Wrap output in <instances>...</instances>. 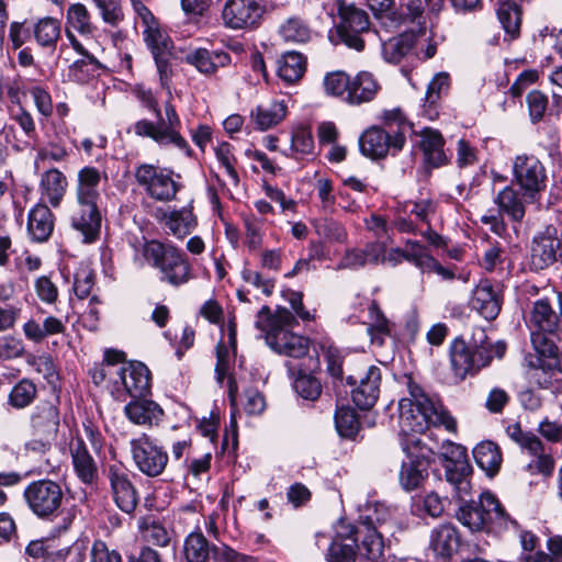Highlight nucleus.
<instances>
[{
    "label": "nucleus",
    "instance_id": "1",
    "mask_svg": "<svg viewBox=\"0 0 562 562\" xmlns=\"http://www.w3.org/2000/svg\"><path fill=\"white\" fill-rule=\"evenodd\" d=\"M408 397L398 403L400 428L405 436H412L408 443L418 446L419 439L414 435L425 432L430 426H442L448 431H456V419L446 411L443 405L429 397L424 390L412 380L407 379Z\"/></svg>",
    "mask_w": 562,
    "mask_h": 562
},
{
    "label": "nucleus",
    "instance_id": "2",
    "mask_svg": "<svg viewBox=\"0 0 562 562\" xmlns=\"http://www.w3.org/2000/svg\"><path fill=\"white\" fill-rule=\"evenodd\" d=\"M101 180V172L90 166L83 167L77 175L76 206L70 214V225L88 244L98 238L101 229V213L97 204Z\"/></svg>",
    "mask_w": 562,
    "mask_h": 562
},
{
    "label": "nucleus",
    "instance_id": "3",
    "mask_svg": "<svg viewBox=\"0 0 562 562\" xmlns=\"http://www.w3.org/2000/svg\"><path fill=\"white\" fill-rule=\"evenodd\" d=\"M255 324L263 334L267 345L277 353L292 358H302L307 355L308 339L286 329L296 324L290 310L278 307L272 314L265 305L259 310Z\"/></svg>",
    "mask_w": 562,
    "mask_h": 562
},
{
    "label": "nucleus",
    "instance_id": "4",
    "mask_svg": "<svg viewBox=\"0 0 562 562\" xmlns=\"http://www.w3.org/2000/svg\"><path fill=\"white\" fill-rule=\"evenodd\" d=\"M505 350L504 342L493 344L482 330L479 338L473 337L469 342L457 338L450 347L451 369L457 378L463 380L490 366L494 357L502 358Z\"/></svg>",
    "mask_w": 562,
    "mask_h": 562
},
{
    "label": "nucleus",
    "instance_id": "5",
    "mask_svg": "<svg viewBox=\"0 0 562 562\" xmlns=\"http://www.w3.org/2000/svg\"><path fill=\"white\" fill-rule=\"evenodd\" d=\"M457 518L472 531L501 532L515 524L490 492L482 493L477 502L461 506Z\"/></svg>",
    "mask_w": 562,
    "mask_h": 562
},
{
    "label": "nucleus",
    "instance_id": "6",
    "mask_svg": "<svg viewBox=\"0 0 562 562\" xmlns=\"http://www.w3.org/2000/svg\"><path fill=\"white\" fill-rule=\"evenodd\" d=\"M531 329V344L539 356L554 359L559 349L557 339L562 330L559 314L552 308L548 299L533 303L528 319Z\"/></svg>",
    "mask_w": 562,
    "mask_h": 562
},
{
    "label": "nucleus",
    "instance_id": "7",
    "mask_svg": "<svg viewBox=\"0 0 562 562\" xmlns=\"http://www.w3.org/2000/svg\"><path fill=\"white\" fill-rule=\"evenodd\" d=\"M420 137V140H443L441 133L430 126L415 125L407 121L400 110L383 113V124L364 130L359 140H406Z\"/></svg>",
    "mask_w": 562,
    "mask_h": 562
},
{
    "label": "nucleus",
    "instance_id": "8",
    "mask_svg": "<svg viewBox=\"0 0 562 562\" xmlns=\"http://www.w3.org/2000/svg\"><path fill=\"white\" fill-rule=\"evenodd\" d=\"M145 259L161 273L160 280L180 286L192 278L191 266L186 255L170 244L147 241L143 247Z\"/></svg>",
    "mask_w": 562,
    "mask_h": 562
},
{
    "label": "nucleus",
    "instance_id": "9",
    "mask_svg": "<svg viewBox=\"0 0 562 562\" xmlns=\"http://www.w3.org/2000/svg\"><path fill=\"white\" fill-rule=\"evenodd\" d=\"M29 509L41 519H52L58 513L64 499L61 486L48 479L31 482L24 490Z\"/></svg>",
    "mask_w": 562,
    "mask_h": 562
},
{
    "label": "nucleus",
    "instance_id": "10",
    "mask_svg": "<svg viewBox=\"0 0 562 562\" xmlns=\"http://www.w3.org/2000/svg\"><path fill=\"white\" fill-rule=\"evenodd\" d=\"M336 8L339 16L336 26L339 38L349 48L361 52L364 48L361 34L369 30L368 14L346 0H337Z\"/></svg>",
    "mask_w": 562,
    "mask_h": 562
},
{
    "label": "nucleus",
    "instance_id": "11",
    "mask_svg": "<svg viewBox=\"0 0 562 562\" xmlns=\"http://www.w3.org/2000/svg\"><path fill=\"white\" fill-rule=\"evenodd\" d=\"M187 562H207L210 554L214 562H258L256 558L236 552L226 544L210 547L202 532H191L183 546Z\"/></svg>",
    "mask_w": 562,
    "mask_h": 562
},
{
    "label": "nucleus",
    "instance_id": "12",
    "mask_svg": "<svg viewBox=\"0 0 562 562\" xmlns=\"http://www.w3.org/2000/svg\"><path fill=\"white\" fill-rule=\"evenodd\" d=\"M172 173L170 170L158 169L154 165L144 164L136 169L135 178L150 198L169 202L176 198L180 189L178 182L172 178Z\"/></svg>",
    "mask_w": 562,
    "mask_h": 562
},
{
    "label": "nucleus",
    "instance_id": "13",
    "mask_svg": "<svg viewBox=\"0 0 562 562\" xmlns=\"http://www.w3.org/2000/svg\"><path fill=\"white\" fill-rule=\"evenodd\" d=\"M347 383L356 386L351 391L353 403L360 409H370L379 398L381 369L373 364H361L347 375Z\"/></svg>",
    "mask_w": 562,
    "mask_h": 562
},
{
    "label": "nucleus",
    "instance_id": "14",
    "mask_svg": "<svg viewBox=\"0 0 562 562\" xmlns=\"http://www.w3.org/2000/svg\"><path fill=\"white\" fill-rule=\"evenodd\" d=\"M132 459L145 475L155 477L166 469L168 454L149 436L143 434L130 442Z\"/></svg>",
    "mask_w": 562,
    "mask_h": 562
},
{
    "label": "nucleus",
    "instance_id": "15",
    "mask_svg": "<svg viewBox=\"0 0 562 562\" xmlns=\"http://www.w3.org/2000/svg\"><path fill=\"white\" fill-rule=\"evenodd\" d=\"M263 13L262 0H226L221 20L224 27L238 31L256 27Z\"/></svg>",
    "mask_w": 562,
    "mask_h": 562
},
{
    "label": "nucleus",
    "instance_id": "16",
    "mask_svg": "<svg viewBox=\"0 0 562 562\" xmlns=\"http://www.w3.org/2000/svg\"><path fill=\"white\" fill-rule=\"evenodd\" d=\"M443 468L448 482L454 485L459 498L463 499L469 494L472 468L467 458V450L463 446L448 442L442 447Z\"/></svg>",
    "mask_w": 562,
    "mask_h": 562
},
{
    "label": "nucleus",
    "instance_id": "17",
    "mask_svg": "<svg viewBox=\"0 0 562 562\" xmlns=\"http://www.w3.org/2000/svg\"><path fill=\"white\" fill-rule=\"evenodd\" d=\"M113 499L117 507L131 514L138 504V493L130 480L128 469L121 462L110 464L106 471Z\"/></svg>",
    "mask_w": 562,
    "mask_h": 562
},
{
    "label": "nucleus",
    "instance_id": "18",
    "mask_svg": "<svg viewBox=\"0 0 562 562\" xmlns=\"http://www.w3.org/2000/svg\"><path fill=\"white\" fill-rule=\"evenodd\" d=\"M386 516H389L387 513L382 517L378 515L375 517L368 516V521L356 531V533L363 535L359 553L367 562H387L382 530L386 525Z\"/></svg>",
    "mask_w": 562,
    "mask_h": 562
},
{
    "label": "nucleus",
    "instance_id": "19",
    "mask_svg": "<svg viewBox=\"0 0 562 562\" xmlns=\"http://www.w3.org/2000/svg\"><path fill=\"white\" fill-rule=\"evenodd\" d=\"M514 177L525 196L535 199V195L546 187V170L535 156L519 155L514 161Z\"/></svg>",
    "mask_w": 562,
    "mask_h": 562
},
{
    "label": "nucleus",
    "instance_id": "20",
    "mask_svg": "<svg viewBox=\"0 0 562 562\" xmlns=\"http://www.w3.org/2000/svg\"><path fill=\"white\" fill-rule=\"evenodd\" d=\"M33 426L45 435V439H31L25 443V450L35 454H45L50 450L52 439L59 426L58 411L55 406L46 404L38 407L33 416Z\"/></svg>",
    "mask_w": 562,
    "mask_h": 562
},
{
    "label": "nucleus",
    "instance_id": "21",
    "mask_svg": "<svg viewBox=\"0 0 562 562\" xmlns=\"http://www.w3.org/2000/svg\"><path fill=\"white\" fill-rule=\"evenodd\" d=\"M562 248L559 239V229L549 225L537 235L531 245V265L537 270H542L553 265L558 259V252Z\"/></svg>",
    "mask_w": 562,
    "mask_h": 562
},
{
    "label": "nucleus",
    "instance_id": "22",
    "mask_svg": "<svg viewBox=\"0 0 562 562\" xmlns=\"http://www.w3.org/2000/svg\"><path fill=\"white\" fill-rule=\"evenodd\" d=\"M120 375L115 390L122 387L131 397H145L150 391V372L142 362L127 363L119 367Z\"/></svg>",
    "mask_w": 562,
    "mask_h": 562
},
{
    "label": "nucleus",
    "instance_id": "23",
    "mask_svg": "<svg viewBox=\"0 0 562 562\" xmlns=\"http://www.w3.org/2000/svg\"><path fill=\"white\" fill-rule=\"evenodd\" d=\"M430 452L424 451L423 448H419L418 452L407 451V459L402 462L398 474L400 484L405 491L416 490L428 476Z\"/></svg>",
    "mask_w": 562,
    "mask_h": 562
},
{
    "label": "nucleus",
    "instance_id": "24",
    "mask_svg": "<svg viewBox=\"0 0 562 562\" xmlns=\"http://www.w3.org/2000/svg\"><path fill=\"white\" fill-rule=\"evenodd\" d=\"M165 114L166 121L161 120L157 125L146 120L138 121L135 124V135L149 137L154 140H183L177 131L179 117L169 102L165 105Z\"/></svg>",
    "mask_w": 562,
    "mask_h": 562
},
{
    "label": "nucleus",
    "instance_id": "25",
    "mask_svg": "<svg viewBox=\"0 0 562 562\" xmlns=\"http://www.w3.org/2000/svg\"><path fill=\"white\" fill-rule=\"evenodd\" d=\"M502 291L488 281L481 282L473 291L471 306L485 319H495L502 310Z\"/></svg>",
    "mask_w": 562,
    "mask_h": 562
},
{
    "label": "nucleus",
    "instance_id": "26",
    "mask_svg": "<svg viewBox=\"0 0 562 562\" xmlns=\"http://www.w3.org/2000/svg\"><path fill=\"white\" fill-rule=\"evenodd\" d=\"M69 450L77 477L83 484L92 485L98 480V464L89 453L85 440L81 437L71 439Z\"/></svg>",
    "mask_w": 562,
    "mask_h": 562
},
{
    "label": "nucleus",
    "instance_id": "27",
    "mask_svg": "<svg viewBox=\"0 0 562 562\" xmlns=\"http://www.w3.org/2000/svg\"><path fill=\"white\" fill-rule=\"evenodd\" d=\"M67 187L66 176L56 168L48 169L41 176L40 192L42 200L49 203L53 207L60 205Z\"/></svg>",
    "mask_w": 562,
    "mask_h": 562
},
{
    "label": "nucleus",
    "instance_id": "28",
    "mask_svg": "<svg viewBox=\"0 0 562 562\" xmlns=\"http://www.w3.org/2000/svg\"><path fill=\"white\" fill-rule=\"evenodd\" d=\"M231 60V55L226 52H210L205 48H198L186 55V61L204 75L215 74L218 68L228 66Z\"/></svg>",
    "mask_w": 562,
    "mask_h": 562
},
{
    "label": "nucleus",
    "instance_id": "29",
    "mask_svg": "<svg viewBox=\"0 0 562 562\" xmlns=\"http://www.w3.org/2000/svg\"><path fill=\"white\" fill-rule=\"evenodd\" d=\"M380 85L373 74L360 71L350 79L346 101L350 104H361L372 101L380 90Z\"/></svg>",
    "mask_w": 562,
    "mask_h": 562
},
{
    "label": "nucleus",
    "instance_id": "30",
    "mask_svg": "<svg viewBox=\"0 0 562 562\" xmlns=\"http://www.w3.org/2000/svg\"><path fill=\"white\" fill-rule=\"evenodd\" d=\"M66 331V321L53 315L46 316L42 323L30 318L23 325V334L26 339L40 344L54 335H63Z\"/></svg>",
    "mask_w": 562,
    "mask_h": 562
},
{
    "label": "nucleus",
    "instance_id": "31",
    "mask_svg": "<svg viewBox=\"0 0 562 562\" xmlns=\"http://www.w3.org/2000/svg\"><path fill=\"white\" fill-rule=\"evenodd\" d=\"M124 412L133 424L148 426L157 424L164 414L156 402L143 397H137L126 404Z\"/></svg>",
    "mask_w": 562,
    "mask_h": 562
},
{
    "label": "nucleus",
    "instance_id": "32",
    "mask_svg": "<svg viewBox=\"0 0 562 562\" xmlns=\"http://www.w3.org/2000/svg\"><path fill=\"white\" fill-rule=\"evenodd\" d=\"M459 536L454 526L443 524L432 529L429 538V548L436 557L450 558L459 547Z\"/></svg>",
    "mask_w": 562,
    "mask_h": 562
},
{
    "label": "nucleus",
    "instance_id": "33",
    "mask_svg": "<svg viewBox=\"0 0 562 562\" xmlns=\"http://www.w3.org/2000/svg\"><path fill=\"white\" fill-rule=\"evenodd\" d=\"M54 228L53 213L44 203L36 204L29 214L27 231L33 240L42 243L48 239Z\"/></svg>",
    "mask_w": 562,
    "mask_h": 562
},
{
    "label": "nucleus",
    "instance_id": "34",
    "mask_svg": "<svg viewBox=\"0 0 562 562\" xmlns=\"http://www.w3.org/2000/svg\"><path fill=\"white\" fill-rule=\"evenodd\" d=\"M533 199L525 196V192L506 187L496 196L495 202L499 210L507 214L513 221L520 222L525 216V203Z\"/></svg>",
    "mask_w": 562,
    "mask_h": 562
},
{
    "label": "nucleus",
    "instance_id": "35",
    "mask_svg": "<svg viewBox=\"0 0 562 562\" xmlns=\"http://www.w3.org/2000/svg\"><path fill=\"white\" fill-rule=\"evenodd\" d=\"M449 90V76L447 74H438L428 83L425 102L423 104V115L429 120L439 116L438 104L442 95Z\"/></svg>",
    "mask_w": 562,
    "mask_h": 562
},
{
    "label": "nucleus",
    "instance_id": "36",
    "mask_svg": "<svg viewBox=\"0 0 562 562\" xmlns=\"http://www.w3.org/2000/svg\"><path fill=\"white\" fill-rule=\"evenodd\" d=\"M415 35L402 33L382 42V56L385 61L398 64L414 47Z\"/></svg>",
    "mask_w": 562,
    "mask_h": 562
},
{
    "label": "nucleus",
    "instance_id": "37",
    "mask_svg": "<svg viewBox=\"0 0 562 562\" xmlns=\"http://www.w3.org/2000/svg\"><path fill=\"white\" fill-rule=\"evenodd\" d=\"M473 457L477 465L488 475L498 472L502 464L499 447L492 441H482L473 449Z\"/></svg>",
    "mask_w": 562,
    "mask_h": 562
},
{
    "label": "nucleus",
    "instance_id": "38",
    "mask_svg": "<svg viewBox=\"0 0 562 562\" xmlns=\"http://www.w3.org/2000/svg\"><path fill=\"white\" fill-rule=\"evenodd\" d=\"M279 34L283 41L294 44H305L313 37V32L308 24L297 16L285 20L279 26Z\"/></svg>",
    "mask_w": 562,
    "mask_h": 562
},
{
    "label": "nucleus",
    "instance_id": "39",
    "mask_svg": "<svg viewBox=\"0 0 562 562\" xmlns=\"http://www.w3.org/2000/svg\"><path fill=\"white\" fill-rule=\"evenodd\" d=\"M305 71V58L297 52H288L279 61L278 75L286 82L299 80Z\"/></svg>",
    "mask_w": 562,
    "mask_h": 562
},
{
    "label": "nucleus",
    "instance_id": "40",
    "mask_svg": "<svg viewBox=\"0 0 562 562\" xmlns=\"http://www.w3.org/2000/svg\"><path fill=\"white\" fill-rule=\"evenodd\" d=\"M286 108L283 103L272 102L260 104L251 113L257 126L265 131L278 124L285 116Z\"/></svg>",
    "mask_w": 562,
    "mask_h": 562
},
{
    "label": "nucleus",
    "instance_id": "41",
    "mask_svg": "<svg viewBox=\"0 0 562 562\" xmlns=\"http://www.w3.org/2000/svg\"><path fill=\"white\" fill-rule=\"evenodd\" d=\"M369 318L370 324L367 327V331L371 336V342L382 346L384 338L390 336L391 333L390 322L374 302L369 306Z\"/></svg>",
    "mask_w": 562,
    "mask_h": 562
},
{
    "label": "nucleus",
    "instance_id": "42",
    "mask_svg": "<svg viewBox=\"0 0 562 562\" xmlns=\"http://www.w3.org/2000/svg\"><path fill=\"white\" fill-rule=\"evenodd\" d=\"M33 34L41 46L54 47L60 36V22L50 16L40 19L34 24Z\"/></svg>",
    "mask_w": 562,
    "mask_h": 562
},
{
    "label": "nucleus",
    "instance_id": "43",
    "mask_svg": "<svg viewBox=\"0 0 562 562\" xmlns=\"http://www.w3.org/2000/svg\"><path fill=\"white\" fill-rule=\"evenodd\" d=\"M66 24L68 29H72L83 36L91 35L94 31L91 15L82 3H74L68 8Z\"/></svg>",
    "mask_w": 562,
    "mask_h": 562
},
{
    "label": "nucleus",
    "instance_id": "44",
    "mask_svg": "<svg viewBox=\"0 0 562 562\" xmlns=\"http://www.w3.org/2000/svg\"><path fill=\"white\" fill-rule=\"evenodd\" d=\"M498 20L506 34L515 38L519 35L521 24L520 7L513 1L501 3L497 10Z\"/></svg>",
    "mask_w": 562,
    "mask_h": 562
},
{
    "label": "nucleus",
    "instance_id": "45",
    "mask_svg": "<svg viewBox=\"0 0 562 562\" xmlns=\"http://www.w3.org/2000/svg\"><path fill=\"white\" fill-rule=\"evenodd\" d=\"M143 38L151 55L169 53L172 42L169 35L160 27L158 21L154 25H147L143 31Z\"/></svg>",
    "mask_w": 562,
    "mask_h": 562
},
{
    "label": "nucleus",
    "instance_id": "46",
    "mask_svg": "<svg viewBox=\"0 0 562 562\" xmlns=\"http://www.w3.org/2000/svg\"><path fill=\"white\" fill-rule=\"evenodd\" d=\"M195 225L194 215L187 209L173 211L166 218V227L178 238H183L190 234Z\"/></svg>",
    "mask_w": 562,
    "mask_h": 562
},
{
    "label": "nucleus",
    "instance_id": "47",
    "mask_svg": "<svg viewBox=\"0 0 562 562\" xmlns=\"http://www.w3.org/2000/svg\"><path fill=\"white\" fill-rule=\"evenodd\" d=\"M36 396V386L30 380H22L13 386L9 394V404L16 409L29 406Z\"/></svg>",
    "mask_w": 562,
    "mask_h": 562
},
{
    "label": "nucleus",
    "instance_id": "48",
    "mask_svg": "<svg viewBox=\"0 0 562 562\" xmlns=\"http://www.w3.org/2000/svg\"><path fill=\"white\" fill-rule=\"evenodd\" d=\"M316 234L330 243H346L348 234L345 227L330 218H323L314 223Z\"/></svg>",
    "mask_w": 562,
    "mask_h": 562
},
{
    "label": "nucleus",
    "instance_id": "49",
    "mask_svg": "<svg viewBox=\"0 0 562 562\" xmlns=\"http://www.w3.org/2000/svg\"><path fill=\"white\" fill-rule=\"evenodd\" d=\"M506 435L529 453H536L541 450V440L531 432L522 431L518 423L510 424L506 428Z\"/></svg>",
    "mask_w": 562,
    "mask_h": 562
},
{
    "label": "nucleus",
    "instance_id": "50",
    "mask_svg": "<svg viewBox=\"0 0 562 562\" xmlns=\"http://www.w3.org/2000/svg\"><path fill=\"white\" fill-rule=\"evenodd\" d=\"M295 392L304 400L315 401L322 393L321 382L313 375L300 372L294 380Z\"/></svg>",
    "mask_w": 562,
    "mask_h": 562
},
{
    "label": "nucleus",
    "instance_id": "51",
    "mask_svg": "<svg viewBox=\"0 0 562 562\" xmlns=\"http://www.w3.org/2000/svg\"><path fill=\"white\" fill-rule=\"evenodd\" d=\"M505 259L504 248L498 243H490L479 262L485 271L493 272L503 268Z\"/></svg>",
    "mask_w": 562,
    "mask_h": 562
},
{
    "label": "nucleus",
    "instance_id": "52",
    "mask_svg": "<svg viewBox=\"0 0 562 562\" xmlns=\"http://www.w3.org/2000/svg\"><path fill=\"white\" fill-rule=\"evenodd\" d=\"M104 23L117 26L124 19L120 0H92Z\"/></svg>",
    "mask_w": 562,
    "mask_h": 562
},
{
    "label": "nucleus",
    "instance_id": "53",
    "mask_svg": "<svg viewBox=\"0 0 562 562\" xmlns=\"http://www.w3.org/2000/svg\"><path fill=\"white\" fill-rule=\"evenodd\" d=\"M548 97L540 90H532L526 97L529 119L532 124L542 121L548 109Z\"/></svg>",
    "mask_w": 562,
    "mask_h": 562
},
{
    "label": "nucleus",
    "instance_id": "54",
    "mask_svg": "<svg viewBox=\"0 0 562 562\" xmlns=\"http://www.w3.org/2000/svg\"><path fill=\"white\" fill-rule=\"evenodd\" d=\"M356 540L350 539V543L335 540L330 543L326 554L327 562H355L356 560Z\"/></svg>",
    "mask_w": 562,
    "mask_h": 562
},
{
    "label": "nucleus",
    "instance_id": "55",
    "mask_svg": "<svg viewBox=\"0 0 562 562\" xmlns=\"http://www.w3.org/2000/svg\"><path fill=\"white\" fill-rule=\"evenodd\" d=\"M140 528L143 538L154 546L166 547L170 541L167 529L156 520H146Z\"/></svg>",
    "mask_w": 562,
    "mask_h": 562
},
{
    "label": "nucleus",
    "instance_id": "56",
    "mask_svg": "<svg viewBox=\"0 0 562 562\" xmlns=\"http://www.w3.org/2000/svg\"><path fill=\"white\" fill-rule=\"evenodd\" d=\"M404 255L406 261L414 263L422 271H425V267L432 257L425 246L412 239L405 241Z\"/></svg>",
    "mask_w": 562,
    "mask_h": 562
},
{
    "label": "nucleus",
    "instance_id": "57",
    "mask_svg": "<svg viewBox=\"0 0 562 562\" xmlns=\"http://www.w3.org/2000/svg\"><path fill=\"white\" fill-rule=\"evenodd\" d=\"M335 423L338 432L342 437H352L358 430V419L352 409L348 407L337 408L335 413Z\"/></svg>",
    "mask_w": 562,
    "mask_h": 562
},
{
    "label": "nucleus",
    "instance_id": "58",
    "mask_svg": "<svg viewBox=\"0 0 562 562\" xmlns=\"http://www.w3.org/2000/svg\"><path fill=\"white\" fill-rule=\"evenodd\" d=\"M324 87L328 94L342 97L346 100L349 92L350 78L342 71L331 72L325 77Z\"/></svg>",
    "mask_w": 562,
    "mask_h": 562
},
{
    "label": "nucleus",
    "instance_id": "59",
    "mask_svg": "<svg viewBox=\"0 0 562 562\" xmlns=\"http://www.w3.org/2000/svg\"><path fill=\"white\" fill-rule=\"evenodd\" d=\"M241 279L249 285L259 290L263 295L270 296L274 291V281L265 278L257 270L245 267L240 272Z\"/></svg>",
    "mask_w": 562,
    "mask_h": 562
},
{
    "label": "nucleus",
    "instance_id": "60",
    "mask_svg": "<svg viewBox=\"0 0 562 562\" xmlns=\"http://www.w3.org/2000/svg\"><path fill=\"white\" fill-rule=\"evenodd\" d=\"M443 0H404L402 5L405 15L411 20L415 21L420 18L425 8L427 7L430 11H438Z\"/></svg>",
    "mask_w": 562,
    "mask_h": 562
},
{
    "label": "nucleus",
    "instance_id": "61",
    "mask_svg": "<svg viewBox=\"0 0 562 562\" xmlns=\"http://www.w3.org/2000/svg\"><path fill=\"white\" fill-rule=\"evenodd\" d=\"M94 285V273L88 267H80L75 274L74 291L79 299L90 295Z\"/></svg>",
    "mask_w": 562,
    "mask_h": 562
},
{
    "label": "nucleus",
    "instance_id": "62",
    "mask_svg": "<svg viewBox=\"0 0 562 562\" xmlns=\"http://www.w3.org/2000/svg\"><path fill=\"white\" fill-rule=\"evenodd\" d=\"M90 374L95 385L109 382V384H112L115 387L120 372L117 366L112 363H100L91 369Z\"/></svg>",
    "mask_w": 562,
    "mask_h": 562
},
{
    "label": "nucleus",
    "instance_id": "63",
    "mask_svg": "<svg viewBox=\"0 0 562 562\" xmlns=\"http://www.w3.org/2000/svg\"><path fill=\"white\" fill-rule=\"evenodd\" d=\"M391 146L396 151H400L403 147V143H359L362 155L372 160L384 158Z\"/></svg>",
    "mask_w": 562,
    "mask_h": 562
},
{
    "label": "nucleus",
    "instance_id": "64",
    "mask_svg": "<svg viewBox=\"0 0 562 562\" xmlns=\"http://www.w3.org/2000/svg\"><path fill=\"white\" fill-rule=\"evenodd\" d=\"M83 560L85 557L78 546L50 551L45 558V562H83Z\"/></svg>",
    "mask_w": 562,
    "mask_h": 562
}]
</instances>
